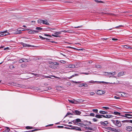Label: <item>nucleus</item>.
I'll return each mask as SVG.
<instances>
[{
  "label": "nucleus",
  "mask_w": 132,
  "mask_h": 132,
  "mask_svg": "<svg viewBox=\"0 0 132 132\" xmlns=\"http://www.w3.org/2000/svg\"><path fill=\"white\" fill-rule=\"evenodd\" d=\"M111 121L117 127H120L121 126V122L118 120H112Z\"/></svg>",
  "instance_id": "obj_1"
},
{
  "label": "nucleus",
  "mask_w": 132,
  "mask_h": 132,
  "mask_svg": "<svg viewBox=\"0 0 132 132\" xmlns=\"http://www.w3.org/2000/svg\"><path fill=\"white\" fill-rule=\"evenodd\" d=\"M100 123L101 125L104 126H108V125L109 124V122L107 121H101L100 122Z\"/></svg>",
  "instance_id": "obj_2"
},
{
  "label": "nucleus",
  "mask_w": 132,
  "mask_h": 132,
  "mask_svg": "<svg viewBox=\"0 0 132 132\" xmlns=\"http://www.w3.org/2000/svg\"><path fill=\"white\" fill-rule=\"evenodd\" d=\"M105 93V91H102L101 90H98L97 92V94L99 95H102L104 94Z\"/></svg>",
  "instance_id": "obj_3"
},
{
  "label": "nucleus",
  "mask_w": 132,
  "mask_h": 132,
  "mask_svg": "<svg viewBox=\"0 0 132 132\" xmlns=\"http://www.w3.org/2000/svg\"><path fill=\"white\" fill-rule=\"evenodd\" d=\"M99 82V83H100L101 82H102L103 83H106V82H105L104 81H94L93 80H91V81H89L87 82V83H94L95 82Z\"/></svg>",
  "instance_id": "obj_4"
},
{
  "label": "nucleus",
  "mask_w": 132,
  "mask_h": 132,
  "mask_svg": "<svg viewBox=\"0 0 132 132\" xmlns=\"http://www.w3.org/2000/svg\"><path fill=\"white\" fill-rule=\"evenodd\" d=\"M113 117V116L111 114H106L105 115H103V118H112Z\"/></svg>",
  "instance_id": "obj_5"
},
{
  "label": "nucleus",
  "mask_w": 132,
  "mask_h": 132,
  "mask_svg": "<svg viewBox=\"0 0 132 132\" xmlns=\"http://www.w3.org/2000/svg\"><path fill=\"white\" fill-rule=\"evenodd\" d=\"M68 48H69L73 49L74 50H77L79 51H83L84 50V49L83 48L78 49V48H74L73 47H71V46H68Z\"/></svg>",
  "instance_id": "obj_6"
},
{
  "label": "nucleus",
  "mask_w": 132,
  "mask_h": 132,
  "mask_svg": "<svg viewBox=\"0 0 132 132\" xmlns=\"http://www.w3.org/2000/svg\"><path fill=\"white\" fill-rule=\"evenodd\" d=\"M73 112L74 114L77 115H80L81 113L80 111L78 110H76Z\"/></svg>",
  "instance_id": "obj_7"
},
{
  "label": "nucleus",
  "mask_w": 132,
  "mask_h": 132,
  "mask_svg": "<svg viewBox=\"0 0 132 132\" xmlns=\"http://www.w3.org/2000/svg\"><path fill=\"white\" fill-rule=\"evenodd\" d=\"M39 32V31L36 30H32L31 29H30V30L29 31V33L30 34H34L35 33H37Z\"/></svg>",
  "instance_id": "obj_8"
},
{
  "label": "nucleus",
  "mask_w": 132,
  "mask_h": 132,
  "mask_svg": "<svg viewBox=\"0 0 132 132\" xmlns=\"http://www.w3.org/2000/svg\"><path fill=\"white\" fill-rule=\"evenodd\" d=\"M54 34L55 35L52 34V36H54L55 37H60V36L59 35H58V34L57 33V32L55 31V32L54 33Z\"/></svg>",
  "instance_id": "obj_9"
},
{
  "label": "nucleus",
  "mask_w": 132,
  "mask_h": 132,
  "mask_svg": "<svg viewBox=\"0 0 132 132\" xmlns=\"http://www.w3.org/2000/svg\"><path fill=\"white\" fill-rule=\"evenodd\" d=\"M126 129L128 131H130L132 130V127L129 126H127L126 128Z\"/></svg>",
  "instance_id": "obj_10"
},
{
  "label": "nucleus",
  "mask_w": 132,
  "mask_h": 132,
  "mask_svg": "<svg viewBox=\"0 0 132 132\" xmlns=\"http://www.w3.org/2000/svg\"><path fill=\"white\" fill-rule=\"evenodd\" d=\"M95 117L98 118H101L103 117V115L96 114Z\"/></svg>",
  "instance_id": "obj_11"
},
{
  "label": "nucleus",
  "mask_w": 132,
  "mask_h": 132,
  "mask_svg": "<svg viewBox=\"0 0 132 132\" xmlns=\"http://www.w3.org/2000/svg\"><path fill=\"white\" fill-rule=\"evenodd\" d=\"M4 31L5 32L2 33L0 35V36H5V35H7L8 34H9V33L8 32H7V30H6V31Z\"/></svg>",
  "instance_id": "obj_12"
},
{
  "label": "nucleus",
  "mask_w": 132,
  "mask_h": 132,
  "mask_svg": "<svg viewBox=\"0 0 132 132\" xmlns=\"http://www.w3.org/2000/svg\"><path fill=\"white\" fill-rule=\"evenodd\" d=\"M90 128L92 129V130L94 131L96 129V127L95 125H93L91 126Z\"/></svg>",
  "instance_id": "obj_13"
},
{
  "label": "nucleus",
  "mask_w": 132,
  "mask_h": 132,
  "mask_svg": "<svg viewBox=\"0 0 132 132\" xmlns=\"http://www.w3.org/2000/svg\"><path fill=\"white\" fill-rule=\"evenodd\" d=\"M23 47H31L32 46L33 47H34V46H31L30 45H29V44H26L23 43Z\"/></svg>",
  "instance_id": "obj_14"
},
{
  "label": "nucleus",
  "mask_w": 132,
  "mask_h": 132,
  "mask_svg": "<svg viewBox=\"0 0 132 132\" xmlns=\"http://www.w3.org/2000/svg\"><path fill=\"white\" fill-rule=\"evenodd\" d=\"M23 28L21 29V30H20L19 29H17V34H20L21 33V32L22 31H24L23 30Z\"/></svg>",
  "instance_id": "obj_15"
},
{
  "label": "nucleus",
  "mask_w": 132,
  "mask_h": 132,
  "mask_svg": "<svg viewBox=\"0 0 132 132\" xmlns=\"http://www.w3.org/2000/svg\"><path fill=\"white\" fill-rule=\"evenodd\" d=\"M43 24L47 25H48L49 24V23L46 20H43Z\"/></svg>",
  "instance_id": "obj_16"
},
{
  "label": "nucleus",
  "mask_w": 132,
  "mask_h": 132,
  "mask_svg": "<svg viewBox=\"0 0 132 132\" xmlns=\"http://www.w3.org/2000/svg\"><path fill=\"white\" fill-rule=\"evenodd\" d=\"M115 115H119L121 116V113H120L117 111H114L112 113Z\"/></svg>",
  "instance_id": "obj_17"
},
{
  "label": "nucleus",
  "mask_w": 132,
  "mask_h": 132,
  "mask_svg": "<svg viewBox=\"0 0 132 132\" xmlns=\"http://www.w3.org/2000/svg\"><path fill=\"white\" fill-rule=\"evenodd\" d=\"M124 75V73L123 71H122L119 72L118 74V76H121Z\"/></svg>",
  "instance_id": "obj_18"
},
{
  "label": "nucleus",
  "mask_w": 132,
  "mask_h": 132,
  "mask_svg": "<svg viewBox=\"0 0 132 132\" xmlns=\"http://www.w3.org/2000/svg\"><path fill=\"white\" fill-rule=\"evenodd\" d=\"M62 32H64L65 33H72V31H71V30H62Z\"/></svg>",
  "instance_id": "obj_19"
},
{
  "label": "nucleus",
  "mask_w": 132,
  "mask_h": 132,
  "mask_svg": "<svg viewBox=\"0 0 132 132\" xmlns=\"http://www.w3.org/2000/svg\"><path fill=\"white\" fill-rule=\"evenodd\" d=\"M108 73L109 75H115L116 74V71H114L113 72H109Z\"/></svg>",
  "instance_id": "obj_20"
},
{
  "label": "nucleus",
  "mask_w": 132,
  "mask_h": 132,
  "mask_svg": "<svg viewBox=\"0 0 132 132\" xmlns=\"http://www.w3.org/2000/svg\"><path fill=\"white\" fill-rule=\"evenodd\" d=\"M43 20L39 19L37 20V22L39 24L43 23Z\"/></svg>",
  "instance_id": "obj_21"
},
{
  "label": "nucleus",
  "mask_w": 132,
  "mask_h": 132,
  "mask_svg": "<svg viewBox=\"0 0 132 132\" xmlns=\"http://www.w3.org/2000/svg\"><path fill=\"white\" fill-rule=\"evenodd\" d=\"M132 121V120H123L122 121V122H129L130 123H131L132 122H131V121Z\"/></svg>",
  "instance_id": "obj_22"
},
{
  "label": "nucleus",
  "mask_w": 132,
  "mask_h": 132,
  "mask_svg": "<svg viewBox=\"0 0 132 132\" xmlns=\"http://www.w3.org/2000/svg\"><path fill=\"white\" fill-rule=\"evenodd\" d=\"M75 130H76L79 131H81V130L80 128H79L77 127H75Z\"/></svg>",
  "instance_id": "obj_23"
},
{
  "label": "nucleus",
  "mask_w": 132,
  "mask_h": 132,
  "mask_svg": "<svg viewBox=\"0 0 132 132\" xmlns=\"http://www.w3.org/2000/svg\"><path fill=\"white\" fill-rule=\"evenodd\" d=\"M75 125L80 126L81 127H82V125H84V124L82 123H77L75 124Z\"/></svg>",
  "instance_id": "obj_24"
},
{
  "label": "nucleus",
  "mask_w": 132,
  "mask_h": 132,
  "mask_svg": "<svg viewBox=\"0 0 132 132\" xmlns=\"http://www.w3.org/2000/svg\"><path fill=\"white\" fill-rule=\"evenodd\" d=\"M38 130V129H36L31 130H30L28 131H26L24 132H32L34 131H36Z\"/></svg>",
  "instance_id": "obj_25"
},
{
  "label": "nucleus",
  "mask_w": 132,
  "mask_h": 132,
  "mask_svg": "<svg viewBox=\"0 0 132 132\" xmlns=\"http://www.w3.org/2000/svg\"><path fill=\"white\" fill-rule=\"evenodd\" d=\"M92 111L96 113H98V110L97 109H93L92 110Z\"/></svg>",
  "instance_id": "obj_26"
},
{
  "label": "nucleus",
  "mask_w": 132,
  "mask_h": 132,
  "mask_svg": "<svg viewBox=\"0 0 132 132\" xmlns=\"http://www.w3.org/2000/svg\"><path fill=\"white\" fill-rule=\"evenodd\" d=\"M26 128L27 129H30L33 128L32 127L29 126H26Z\"/></svg>",
  "instance_id": "obj_27"
},
{
  "label": "nucleus",
  "mask_w": 132,
  "mask_h": 132,
  "mask_svg": "<svg viewBox=\"0 0 132 132\" xmlns=\"http://www.w3.org/2000/svg\"><path fill=\"white\" fill-rule=\"evenodd\" d=\"M85 122H87L86 125H89V124H92V123L90 121H86Z\"/></svg>",
  "instance_id": "obj_28"
},
{
  "label": "nucleus",
  "mask_w": 132,
  "mask_h": 132,
  "mask_svg": "<svg viewBox=\"0 0 132 132\" xmlns=\"http://www.w3.org/2000/svg\"><path fill=\"white\" fill-rule=\"evenodd\" d=\"M105 111L102 110L100 111L99 113L102 114H104Z\"/></svg>",
  "instance_id": "obj_29"
},
{
  "label": "nucleus",
  "mask_w": 132,
  "mask_h": 132,
  "mask_svg": "<svg viewBox=\"0 0 132 132\" xmlns=\"http://www.w3.org/2000/svg\"><path fill=\"white\" fill-rule=\"evenodd\" d=\"M73 115V114L72 113H70L69 112H68L67 113L66 115L65 116V117H66L68 115Z\"/></svg>",
  "instance_id": "obj_30"
},
{
  "label": "nucleus",
  "mask_w": 132,
  "mask_h": 132,
  "mask_svg": "<svg viewBox=\"0 0 132 132\" xmlns=\"http://www.w3.org/2000/svg\"><path fill=\"white\" fill-rule=\"evenodd\" d=\"M76 123L79 122L81 121V120L79 119H76Z\"/></svg>",
  "instance_id": "obj_31"
},
{
  "label": "nucleus",
  "mask_w": 132,
  "mask_h": 132,
  "mask_svg": "<svg viewBox=\"0 0 132 132\" xmlns=\"http://www.w3.org/2000/svg\"><path fill=\"white\" fill-rule=\"evenodd\" d=\"M36 29L38 30H42V28L40 27H37L36 28Z\"/></svg>",
  "instance_id": "obj_32"
},
{
  "label": "nucleus",
  "mask_w": 132,
  "mask_h": 132,
  "mask_svg": "<svg viewBox=\"0 0 132 132\" xmlns=\"http://www.w3.org/2000/svg\"><path fill=\"white\" fill-rule=\"evenodd\" d=\"M102 108H103L105 110H109L110 109V108L109 107H107L104 106L102 107Z\"/></svg>",
  "instance_id": "obj_33"
},
{
  "label": "nucleus",
  "mask_w": 132,
  "mask_h": 132,
  "mask_svg": "<svg viewBox=\"0 0 132 132\" xmlns=\"http://www.w3.org/2000/svg\"><path fill=\"white\" fill-rule=\"evenodd\" d=\"M43 77L45 78H51L49 76H46L44 75L43 76Z\"/></svg>",
  "instance_id": "obj_34"
},
{
  "label": "nucleus",
  "mask_w": 132,
  "mask_h": 132,
  "mask_svg": "<svg viewBox=\"0 0 132 132\" xmlns=\"http://www.w3.org/2000/svg\"><path fill=\"white\" fill-rule=\"evenodd\" d=\"M24 60H23V58L19 60V62L20 63H22L23 62H24Z\"/></svg>",
  "instance_id": "obj_35"
},
{
  "label": "nucleus",
  "mask_w": 132,
  "mask_h": 132,
  "mask_svg": "<svg viewBox=\"0 0 132 132\" xmlns=\"http://www.w3.org/2000/svg\"><path fill=\"white\" fill-rule=\"evenodd\" d=\"M72 66V64H69L67 65V67L68 68H71Z\"/></svg>",
  "instance_id": "obj_36"
},
{
  "label": "nucleus",
  "mask_w": 132,
  "mask_h": 132,
  "mask_svg": "<svg viewBox=\"0 0 132 132\" xmlns=\"http://www.w3.org/2000/svg\"><path fill=\"white\" fill-rule=\"evenodd\" d=\"M39 37L43 40H45V38H44L41 36H39Z\"/></svg>",
  "instance_id": "obj_37"
},
{
  "label": "nucleus",
  "mask_w": 132,
  "mask_h": 132,
  "mask_svg": "<svg viewBox=\"0 0 132 132\" xmlns=\"http://www.w3.org/2000/svg\"><path fill=\"white\" fill-rule=\"evenodd\" d=\"M89 116L92 117H94L95 116V114L94 113H90Z\"/></svg>",
  "instance_id": "obj_38"
},
{
  "label": "nucleus",
  "mask_w": 132,
  "mask_h": 132,
  "mask_svg": "<svg viewBox=\"0 0 132 132\" xmlns=\"http://www.w3.org/2000/svg\"><path fill=\"white\" fill-rule=\"evenodd\" d=\"M85 129H87V130H92V129L90 128V127H85Z\"/></svg>",
  "instance_id": "obj_39"
},
{
  "label": "nucleus",
  "mask_w": 132,
  "mask_h": 132,
  "mask_svg": "<svg viewBox=\"0 0 132 132\" xmlns=\"http://www.w3.org/2000/svg\"><path fill=\"white\" fill-rule=\"evenodd\" d=\"M60 62L64 64L66 63V62L64 60H61Z\"/></svg>",
  "instance_id": "obj_40"
},
{
  "label": "nucleus",
  "mask_w": 132,
  "mask_h": 132,
  "mask_svg": "<svg viewBox=\"0 0 132 132\" xmlns=\"http://www.w3.org/2000/svg\"><path fill=\"white\" fill-rule=\"evenodd\" d=\"M123 27V26H122V25H120L118 26H117L115 27V28H119L120 27Z\"/></svg>",
  "instance_id": "obj_41"
},
{
  "label": "nucleus",
  "mask_w": 132,
  "mask_h": 132,
  "mask_svg": "<svg viewBox=\"0 0 132 132\" xmlns=\"http://www.w3.org/2000/svg\"><path fill=\"white\" fill-rule=\"evenodd\" d=\"M83 101V100L81 99H79L78 100V102H82Z\"/></svg>",
  "instance_id": "obj_42"
},
{
  "label": "nucleus",
  "mask_w": 132,
  "mask_h": 132,
  "mask_svg": "<svg viewBox=\"0 0 132 132\" xmlns=\"http://www.w3.org/2000/svg\"><path fill=\"white\" fill-rule=\"evenodd\" d=\"M93 120L94 122H96L97 121V119L95 118H94L93 119Z\"/></svg>",
  "instance_id": "obj_43"
},
{
  "label": "nucleus",
  "mask_w": 132,
  "mask_h": 132,
  "mask_svg": "<svg viewBox=\"0 0 132 132\" xmlns=\"http://www.w3.org/2000/svg\"><path fill=\"white\" fill-rule=\"evenodd\" d=\"M82 27V25H81L80 26H78L77 27H75L74 28H81Z\"/></svg>",
  "instance_id": "obj_44"
},
{
  "label": "nucleus",
  "mask_w": 132,
  "mask_h": 132,
  "mask_svg": "<svg viewBox=\"0 0 132 132\" xmlns=\"http://www.w3.org/2000/svg\"><path fill=\"white\" fill-rule=\"evenodd\" d=\"M23 30L24 31H28V30H30V29L29 28H27V29H23Z\"/></svg>",
  "instance_id": "obj_45"
},
{
  "label": "nucleus",
  "mask_w": 132,
  "mask_h": 132,
  "mask_svg": "<svg viewBox=\"0 0 132 132\" xmlns=\"http://www.w3.org/2000/svg\"><path fill=\"white\" fill-rule=\"evenodd\" d=\"M72 127L70 128L71 129L75 130V126H72Z\"/></svg>",
  "instance_id": "obj_46"
},
{
  "label": "nucleus",
  "mask_w": 132,
  "mask_h": 132,
  "mask_svg": "<svg viewBox=\"0 0 132 132\" xmlns=\"http://www.w3.org/2000/svg\"><path fill=\"white\" fill-rule=\"evenodd\" d=\"M95 94V93L94 92H92L90 93V95H93Z\"/></svg>",
  "instance_id": "obj_47"
},
{
  "label": "nucleus",
  "mask_w": 132,
  "mask_h": 132,
  "mask_svg": "<svg viewBox=\"0 0 132 132\" xmlns=\"http://www.w3.org/2000/svg\"><path fill=\"white\" fill-rule=\"evenodd\" d=\"M15 67L14 65H12L10 66V68L11 69H13L15 68Z\"/></svg>",
  "instance_id": "obj_48"
},
{
  "label": "nucleus",
  "mask_w": 132,
  "mask_h": 132,
  "mask_svg": "<svg viewBox=\"0 0 132 132\" xmlns=\"http://www.w3.org/2000/svg\"><path fill=\"white\" fill-rule=\"evenodd\" d=\"M84 86V83H82L81 84L79 85V87H82Z\"/></svg>",
  "instance_id": "obj_49"
},
{
  "label": "nucleus",
  "mask_w": 132,
  "mask_h": 132,
  "mask_svg": "<svg viewBox=\"0 0 132 132\" xmlns=\"http://www.w3.org/2000/svg\"><path fill=\"white\" fill-rule=\"evenodd\" d=\"M68 100L69 101V102L71 103H74V101H73V100Z\"/></svg>",
  "instance_id": "obj_50"
},
{
  "label": "nucleus",
  "mask_w": 132,
  "mask_h": 132,
  "mask_svg": "<svg viewBox=\"0 0 132 132\" xmlns=\"http://www.w3.org/2000/svg\"><path fill=\"white\" fill-rule=\"evenodd\" d=\"M50 39H49L45 38V40H44L45 41L47 42L50 40Z\"/></svg>",
  "instance_id": "obj_51"
},
{
  "label": "nucleus",
  "mask_w": 132,
  "mask_h": 132,
  "mask_svg": "<svg viewBox=\"0 0 132 132\" xmlns=\"http://www.w3.org/2000/svg\"><path fill=\"white\" fill-rule=\"evenodd\" d=\"M84 86H84L85 87H87L88 86V85L86 84H84Z\"/></svg>",
  "instance_id": "obj_52"
},
{
  "label": "nucleus",
  "mask_w": 132,
  "mask_h": 132,
  "mask_svg": "<svg viewBox=\"0 0 132 132\" xmlns=\"http://www.w3.org/2000/svg\"><path fill=\"white\" fill-rule=\"evenodd\" d=\"M57 127L59 128H63L64 127L62 126H58Z\"/></svg>",
  "instance_id": "obj_53"
},
{
  "label": "nucleus",
  "mask_w": 132,
  "mask_h": 132,
  "mask_svg": "<svg viewBox=\"0 0 132 132\" xmlns=\"http://www.w3.org/2000/svg\"><path fill=\"white\" fill-rule=\"evenodd\" d=\"M126 114H125V115H121V116L125 117H126V118L127 117V115H126Z\"/></svg>",
  "instance_id": "obj_54"
},
{
  "label": "nucleus",
  "mask_w": 132,
  "mask_h": 132,
  "mask_svg": "<svg viewBox=\"0 0 132 132\" xmlns=\"http://www.w3.org/2000/svg\"><path fill=\"white\" fill-rule=\"evenodd\" d=\"M114 98H116V99H119L120 98L119 97H117V96H115L114 97Z\"/></svg>",
  "instance_id": "obj_55"
},
{
  "label": "nucleus",
  "mask_w": 132,
  "mask_h": 132,
  "mask_svg": "<svg viewBox=\"0 0 132 132\" xmlns=\"http://www.w3.org/2000/svg\"><path fill=\"white\" fill-rule=\"evenodd\" d=\"M62 32V31H60L57 32V33L58 34V35L61 34V32Z\"/></svg>",
  "instance_id": "obj_56"
},
{
  "label": "nucleus",
  "mask_w": 132,
  "mask_h": 132,
  "mask_svg": "<svg viewBox=\"0 0 132 132\" xmlns=\"http://www.w3.org/2000/svg\"><path fill=\"white\" fill-rule=\"evenodd\" d=\"M118 40L117 39L115 38H112V40Z\"/></svg>",
  "instance_id": "obj_57"
},
{
  "label": "nucleus",
  "mask_w": 132,
  "mask_h": 132,
  "mask_svg": "<svg viewBox=\"0 0 132 132\" xmlns=\"http://www.w3.org/2000/svg\"><path fill=\"white\" fill-rule=\"evenodd\" d=\"M23 60H24V62H26L28 61L26 59L23 58Z\"/></svg>",
  "instance_id": "obj_58"
},
{
  "label": "nucleus",
  "mask_w": 132,
  "mask_h": 132,
  "mask_svg": "<svg viewBox=\"0 0 132 132\" xmlns=\"http://www.w3.org/2000/svg\"><path fill=\"white\" fill-rule=\"evenodd\" d=\"M72 66L71 68H75V65L72 64Z\"/></svg>",
  "instance_id": "obj_59"
},
{
  "label": "nucleus",
  "mask_w": 132,
  "mask_h": 132,
  "mask_svg": "<svg viewBox=\"0 0 132 132\" xmlns=\"http://www.w3.org/2000/svg\"><path fill=\"white\" fill-rule=\"evenodd\" d=\"M64 125L65 126H69V127H72V126L71 125Z\"/></svg>",
  "instance_id": "obj_60"
},
{
  "label": "nucleus",
  "mask_w": 132,
  "mask_h": 132,
  "mask_svg": "<svg viewBox=\"0 0 132 132\" xmlns=\"http://www.w3.org/2000/svg\"><path fill=\"white\" fill-rule=\"evenodd\" d=\"M72 81L73 82V83H75V84H77V81H75L73 80H72Z\"/></svg>",
  "instance_id": "obj_61"
},
{
  "label": "nucleus",
  "mask_w": 132,
  "mask_h": 132,
  "mask_svg": "<svg viewBox=\"0 0 132 132\" xmlns=\"http://www.w3.org/2000/svg\"><path fill=\"white\" fill-rule=\"evenodd\" d=\"M72 122L73 123H77L76 121V120H72Z\"/></svg>",
  "instance_id": "obj_62"
},
{
  "label": "nucleus",
  "mask_w": 132,
  "mask_h": 132,
  "mask_svg": "<svg viewBox=\"0 0 132 132\" xmlns=\"http://www.w3.org/2000/svg\"><path fill=\"white\" fill-rule=\"evenodd\" d=\"M126 115H127V116H132V114H127Z\"/></svg>",
  "instance_id": "obj_63"
},
{
  "label": "nucleus",
  "mask_w": 132,
  "mask_h": 132,
  "mask_svg": "<svg viewBox=\"0 0 132 132\" xmlns=\"http://www.w3.org/2000/svg\"><path fill=\"white\" fill-rule=\"evenodd\" d=\"M85 132H93L91 131H89V130L86 131Z\"/></svg>",
  "instance_id": "obj_64"
}]
</instances>
